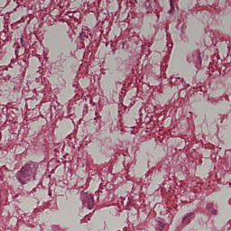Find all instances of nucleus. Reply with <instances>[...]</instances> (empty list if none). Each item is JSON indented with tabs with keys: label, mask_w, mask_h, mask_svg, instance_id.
Returning <instances> with one entry per match:
<instances>
[{
	"label": "nucleus",
	"mask_w": 231,
	"mask_h": 231,
	"mask_svg": "<svg viewBox=\"0 0 231 231\" xmlns=\"http://www.w3.org/2000/svg\"><path fill=\"white\" fill-rule=\"evenodd\" d=\"M162 229H163V224L161 223L159 226V230L162 231Z\"/></svg>",
	"instance_id": "nucleus-5"
},
{
	"label": "nucleus",
	"mask_w": 231,
	"mask_h": 231,
	"mask_svg": "<svg viewBox=\"0 0 231 231\" xmlns=\"http://www.w3.org/2000/svg\"><path fill=\"white\" fill-rule=\"evenodd\" d=\"M174 1L173 0H170V5H171V10H174Z\"/></svg>",
	"instance_id": "nucleus-4"
},
{
	"label": "nucleus",
	"mask_w": 231,
	"mask_h": 231,
	"mask_svg": "<svg viewBox=\"0 0 231 231\" xmlns=\"http://www.w3.org/2000/svg\"><path fill=\"white\" fill-rule=\"evenodd\" d=\"M185 219H187V217H184V218H183V221H185Z\"/></svg>",
	"instance_id": "nucleus-6"
},
{
	"label": "nucleus",
	"mask_w": 231,
	"mask_h": 231,
	"mask_svg": "<svg viewBox=\"0 0 231 231\" xmlns=\"http://www.w3.org/2000/svg\"><path fill=\"white\" fill-rule=\"evenodd\" d=\"M207 208H208V210L211 214H213V216H217V209H216V208H214V204L208 203V204L207 205Z\"/></svg>",
	"instance_id": "nucleus-3"
},
{
	"label": "nucleus",
	"mask_w": 231,
	"mask_h": 231,
	"mask_svg": "<svg viewBox=\"0 0 231 231\" xmlns=\"http://www.w3.org/2000/svg\"><path fill=\"white\" fill-rule=\"evenodd\" d=\"M81 201L84 207H87L89 210H91V208H93V205H95L93 194L90 193H83L81 195Z\"/></svg>",
	"instance_id": "nucleus-2"
},
{
	"label": "nucleus",
	"mask_w": 231,
	"mask_h": 231,
	"mask_svg": "<svg viewBox=\"0 0 231 231\" xmlns=\"http://www.w3.org/2000/svg\"><path fill=\"white\" fill-rule=\"evenodd\" d=\"M37 172V165L35 163L25 164L17 173V179L24 185L27 181H34L35 174Z\"/></svg>",
	"instance_id": "nucleus-1"
}]
</instances>
